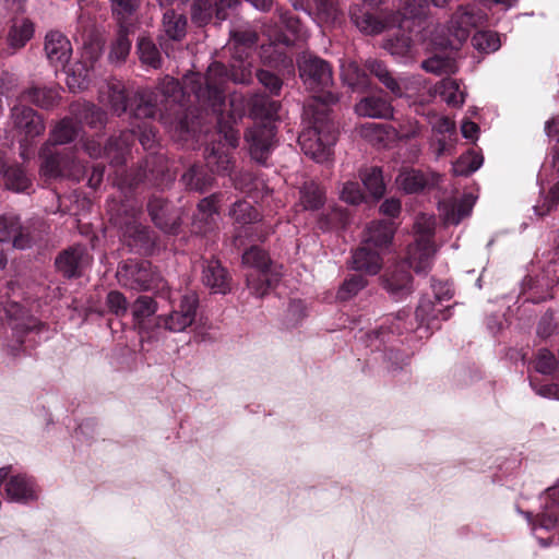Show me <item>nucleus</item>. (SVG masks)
<instances>
[{"instance_id": "39", "label": "nucleus", "mask_w": 559, "mask_h": 559, "mask_svg": "<svg viewBox=\"0 0 559 559\" xmlns=\"http://www.w3.org/2000/svg\"><path fill=\"white\" fill-rule=\"evenodd\" d=\"M324 202V192L313 181L306 182L300 189V203L305 210H318Z\"/></svg>"}, {"instance_id": "2", "label": "nucleus", "mask_w": 559, "mask_h": 559, "mask_svg": "<svg viewBox=\"0 0 559 559\" xmlns=\"http://www.w3.org/2000/svg\"><path fill=\"white\" fill-rule=\"evenodd\" d=\"M227 70L213 62L203 76L198 73L183 78V87L174 78L165 76L155 92H143L134 110L135 118H153L157 112L165 124H175L181 132H189L187 119L181 117V100L186 93H192L201 106H209L215 115L222 114L224 105V84Z\"/></svg>"}, {"instance_id": "43", "label": "nucleus", "mask_w": 559, "mask_h": 559, "mask_svg": "<svg viewBox=\"0 0 559 559\" xmlns=\"http://www.w3.org/2000/svg\"><path fill=\"white\" fill-rule=\"evenodd\" d=\"M229 215L235 223L241 225L251 224L259 219V213L251 203L246 200L235 202L229 211Z\"/></svg>"}, {"instance_id": "48", "label": "nucleus", "mask_w": 559, "mask_h": 559, "mask_svg": "<svg viewBox=\"0 0 559 559\" xmlns=\"http://www.w3.org/2000/svg\"><path fill=\"white\" fill-rule=\"evenodd\" d=\"M441 312V309H436L435 304L430 298H421L415 312L416 320L418 321V328L424 324L429 328L433 321L439 318Z\"/></svg>"}, {"instance_id": "37", "label": "nucleus", "mask_w": 559, "mask_h": 559, "mask_svg": "<svg viewBox=\"0 0 559 559\" xmlns=\"http://www.w3.org/2000/svg\"><path fill=\"white\" fill-rule=\"evenodd\" d=\"M421 67L427 72L437 75L453 74L457 71V66L454 58L448 55H435L423 61Z\"/></svg>"}, {"instance_id": "8", "label": "nucleus", "mask_w": 559, "mask_h": 559, "mask_svg": "<svg viewBox=\"0 0 559 559\" xmlns=\"http://www.w3.org/2000/svg\"><path fill=\"white\" fill-rule=\"evenodd\" d=\"M43 163L40 173L47 178H57L60 176L71 177L80 180L85 173V166L73 156H63L53 151V146L45 144L40 150Z\"/></svg>"}, {"instance_id": "36", "label": "nucleus", "mask_w": 559, "mask_h": 559, "mask_svg": "<svg viewBox=\"0 0 559 559\" xmlns=\"http://www.w3.org/2000/svg\"><path fill=\"white\" fill-rule=\"evenodd\" d=\"M341 78L345 84L352 88H362L367 86V75L353 60H343L341 62Z\"/></svg>"}, {"instance_id": "62", "label": "nucleus", "mask_w": 559, "mask_h": 559, "mask_svg": "<svg viewBox=\"0 0 559 559\" xmlns=\"http://www.w3.org/2000/svg\"><path fill=\"white\" fill-rule=\"evenodd\" d=\"M259 82L272 94L278 95L282 88V81L270 71L261 70L257 74Z\"/></svg>"}, {"instance_id": "26", "label": "nucleus", "mask_w": 559, "mask_h": 559, "mask_svg": "<svg viewBox=\"0 0 559 559\" xmlns=\"http://www.w3.org/2000/svg\"><path fill=\"white\" fill-rule=\"evenodd\" d=\"M202 281L213 293L226 294L229 290L227 272L217 260L206 262L203 267Z\"/></svg>"}, {"instance_id": "19", "label": "nucleus", "mask_w": 559, "mask_h": 559, "mask_svg": "<svg viewBox=\"0 0 559 559\" xmlns=\"http://www.w3.org/2000/svg\"><path fill=\"white\" fill-rule=\"evenodd\" d=\"M147 210L154 224L165 233H177L180 222L177 213L173 212L168 202L158 197H153L147 204Z\"/></svg>"}, {"instance_id": "28", "label": "nucleus", "mask_w": 559, "mask_h": 559, "mask_svg": "<svg viewBox=\"0 0 559 559\" xmlns=\"http://www.w3.org/2000/svg\"><path fill=\"white\" fill-rule=\"evenodd\" d=\"M394 227L390 222H377L368 226L364 241L374 249L380 250L390 243L393 238Z\"/></svg>"}, {"instance_id": "44", "label": "nucleus", "mask_w": 559, "mask_h": 559, "mask_svg": "<svg viewBox=\"0 0 559 559\" xmlns=\"http://www.w3.org/2000/svg\"><path fill=\"white\" fill-rule=\"evenodd\" d=\"M366 285L367 281L361 275H350L338 287L336 299L340 301L349 300L355 297L361 289H364Z\"/></svg>"}, {"instance_id": "64", "label": "nucleus", "mask_w": 559, "mask_h": 559, "mask_svg": "<svg viewBox=\"0 0 559 559\" xmlns=\"http://www.w3.org/2000/svg\"><path fill=\"white\" fill-rule=\"evenodd\" d=\"M216 8V17L224 21L229 17V12H236L240 2L238 0H218L214 2Z\"/></svg>"}, {"instance_id": "23", "label": "nucleus", "mask_w": 559, "mask_h": 559, "mask_svg": "<svg viewBox=\"0 0 559 559\" xmlns=\"http://www.w3.org/2000/svg\"><path fill=\"white\" fill-rule=\"evenodd\" d=\"M383 287L394 299H402L412 293V277L403 265H397L383 278Z\"/></svg>"}, {"instance_id": "3", "label": "nucleus", "mask_w": 559, "mask_h": 559, "mask_svg": "<svg viewBox=\"0 0 559 559\" xmlns=\"http://www.w3.org/2000/svg\"><path fill=\"white\" fill-rule=\"evenodd\" d=\"M487 14L476 5H460L451 16L448 35L439 34L438 28H425L420 35L427 48L457 49L477 27L484 25Z\"/></svg>"}, {"instance_id": "45", "label": "nucleus", "mask_w": 559, "mask_h": 559, "mask_svg": "<svg viewBox=\"0 0 559 559\" xmlns=\"http://www.w3.org/2000/svg\"><path fill=\"white\" fill-rule=\"evenodd\" d=\"M483 165V156L475 152L463 154L454 164L453 173L456 176H468Z\"/></svg>"}, {"instance_id": "47", "label": "nucleus", "mask_w": 559, "mask_h": 559, "mask_svg": "<svg viewBox=\"0 0 559 559\" xmlns=\"http://www.w3.org/2000/svg\"><path fill=\"white\" fill-rule=\"evenodd\" d=\"M130 48L131 41L128 38L127 27L124 25H121V29L119 31L117 38L111 45L109 60L111 62L124 61L130 52Z\"/></svg>"}, {"instance_id": "38", "label": "nucleus", "mask_w": 559, "mask_h": 559, "mask_svg": "<svg viewBox=\"0 0 559 559\" xmlns=\"http://www.w3.org/2000/svg\"><path fill=\"white\" fill-rule=\"evenodd\" d=\"M361 180L369 193L376 198H381L385 192V185L383 181L382 171L378 167L365 169L361 175Z\"/></svg>"}, {"instance_id": "53", "label": "nucleus", "mask_w": 559, "mask_h": 559, "mask_svg": "<svg viewBox=\"0 0 559 559\" xmlns=\"http://www.w3.org/2000/svg\"><path fill=\"white\" fill-rule=\"evenodd\" d=\"M361 135L374 145H381L389 138V127L368 122L360 128Z\"/></svg>"}, {"instance_id": "56", "label": "nucleus", "mask_w": 559, "mask_h": 559, "mask_svg": "<svg viewBox=\"0 0 559 559\" xmlns=\"http://www.w3.org/2000/svg\"><path fill=\"white\" fill-rule=\"evenodd\" d=\"M80 120L92 128H98L105 124L106 114L95 105L86 104L80 111Z\"/></svg>"}, {"instance_id": "61", "label": "nucleus", "mask_w": 559, "mask_h": 559, "mask_svg": "<svg viewBox=\"0 0 559 559\" xmlns=\"http://www.w3.org/2000/svg\"><path fill=\"white\" fill-rule=\"evenodd\" d=\"M107 306L116 316H122L127 312L128 301L126 297L119 292H110L106 299Z\"/></svg>"}, {"instance_id": "10", "label": "nucleus", "mask_w": 559, "mask_h": 559, "mask_svg": "<svg viewBox=\"0 0 559 559\" xmlns=\"http://www.w3.org/2000/svg\"><path fill=\"white\" fill-rule=\"evenodd\" d=\"M300 78L312 91H324L333 83L330 64L314 56H302L298 62Z\"/></svg>"}, {"instance_id": "34", "label": "nucleus", "mask_w": 559, "mask_h": 559, "mask_svg": "<svg viewBox=\"0 0 559 559\" xmlns=\"http://www.w3.org/2000/svg\"><path fill=\"white\" fill-rule=\"evenodd\" d=\"M181 181L189 190L203 192L213 185V177L203 167L192 166L182 175Z\"/></svg>"}, {"instance_id": "16", "label": "nucleus", "mask_w": 559, "mask_h": 559, "mask_svg": "<svg viewBox=\"0 0 559 559\" xmlns=\"http://www.w3.org/2000/svg\"><path fill=\"white\" fill-rule=\"evenodd\" d=\"M440 176L435 173L425 174L413 168H404L396 177L397 187L406 193H417L439 183Z\"/></svg>"}, {"instance_id": "42", "label": "nucleus", "mask_w": 559, "mask_h": 559, "mask_svg": "<svg viewBox=\"0 0 559 559\" xmlns=\"http://www.w3.org/2000/svg\"><path fill=\"white\" fill-rule=\"evenodd\" d=\"M438 91L448 105L460 106L464 103V92L461 91L459 83L452 79L442 80Z\"/></svg>"}, {"instance_id": "20", "label": "nucleus", "mask_w": 559, "mask_h": 559, "mask_svg": "<svg viewBox=\"0 0 559 559\" xmlns=\"http://www.w3.org/2000/svg\"><path fill=\"white\" fill-rule=\"evenodd\" d=\"M99 102L120 116L127 110L126 88L121 81L112 78L99 88Z\"/></svg>"}, {"instance_id": "63", "label": "nucleus", "mask_w": 559, "mask_h": 559, "mask_svg": "<svg viewBox=\"0 0 559 559\" xmlns=\"http://www.w3.org/2000/svg\"><path fill=\"white\" fill-rule=\"evenodd\" d=\"M432 130L440 134L452 133L455 131L454 123L443 116L432 115L429 118Z\"/></svg>"}, {"instance_id": "4", "label": "nucleus", "mask_w": 559, "mask_h": 559, "mask_svg": "<svg viewBox=\"0 0 559 559\" xmlns=\"http://www.w3.org/2000/svg\"><path fill=\"white\" fill-rule=\"evenodd\" d=\"M298 142L301 151L313 160L324 163L330 159L336 142V128L325 107L314 109L310 124L301 131Z\"/></svg>"}, {"instance_id": "29", "label": "nucleus", "mask_w": 559, "mask_h": 559, "mask_svg": "<svg viewBox=\"0 0 559 559\" xmlns=\"http://www.w3.org/2000/svg\"><path fill=\"white\" fill-rule=\"evenodd\" d=\"M366 67L395 96L402 97L404 95L403 90L406 87V84H407L405 79H403L401 81H397L396 79H394L391 75V73L386 70V68L382 64V62H380L378 60H368L366 63Z\"/></svg>"}, {"instance_id": "6", "label": "nucleus", "mask_w": 559, "mask_h": 559, "mask_svg": "<svg viewBox=\"0 0 559 559\" xmlns=\"http://www.w3.org/2000/svg\"><path fill=\"white\" fill-rule=\"evenodd\" d=\"M117 280L123 287L135 290H153L163 294L167 283L148 261H127L119 265Z\"/></svg>"}, {"instance_id": "15", "label": "nucleus", "mask_w": 559, "mask_h": 559, "mask_svg": "<svg viewBox=\"0 0 559 559\" xmlns=\"http://www.w3.org/2000/svg\"><path fill=\"white\" fill-rule=\"evenodd\" d=\"M546 500L544 511L538 516V524L533 522L532 513L521 512L534 532L538 527L550 531L559 525V485L547 490Z\"/></svg>"}, {"instance_id": "51", "label": "nucleus", "mask_w": 559, "mask_h": 559, "mask_svg": "<svg viewBox=\"0 0 559 559\" xmlns=\"http://www.w3.org/2000/svg\"><path fill=\"white\" fill-rule=\"evenodd\" d=\"M246 276L248 288L257 297H263L272 285L269 272H265V276L262 275L261 271L250 272Z\"/></svg>"}, {"instance_id": "46", "label": "nucleus", "mask_w": 559, "mask_h": 559, "mask_svg": "<svg viewBox=\"0 0 559 559\" xmlns=\"http://www.w3.org/2000/svg\"><path fill=\"white\" fill-rule=\"evenodd\" d=\"M472 44L475 49L485 53L495 52L501 46L498 34L490 31L477 32L472 38Z\"/></svg>"}, {"instance_id": "21", "label": "nucleus", "mask_w": 559, "mask_h": 559, "mask_svg": "<svg viewBox=\"0 0 559 559\" xmlns=\"http://www.w3.org/2000/svg\"><path fill=\"white\" fill-rule=\"evenodd\" d=\"M381 265L380 251L362 240L361 247L353 253V269L374 275L380 271Z\"/></svg>"}, {"instance_id": "9", "label": "nucleus", "mask_w": 559, "mask_h": 559, "mask_svg": "<svg viewBox=\"0 0 559 559\" xmlns=\"http://www.w3.org/2000/svg\"><path fill=\"white\" fill-rule=\"evenodd\" d=\"M109 212L114 224L122 230L124 238H129V246L143 247L148 243V233L138 221L135 210L132 209L129 213L126 205L116 209V204H109Z\"/></svg>"}, {"instance_id": "24", "label": "nucleus", "mask_w": 559, "mask_h": 559, "mask_svg": "<svg viewBox=\"0 0 559 559\" xmlns=\"http://www.w3.org/2000/svg\"><path fill=\"white\" fill-rule=\"evenodd\" d=\"M216 200L217 197L213 194L199 202L193 217V227L197 233L205 234L213 228L218 215Z\"/></svg>"}, {"instance_id": "58", "label": "nucleus", "mask_w": 559, "mask_h": 559, "mask_svg": "<svg viewBox=\"0 0 559 559\" xmlns=\"http://www.w3.org/2000/svg\"><path fill=\"white\" fill-rule=\"evenodd\" d=\"M557 366L555 356L548 349H539L535 362V368L538 372L550 374L557 369Z\"/></svg>"}, {"instance_id": "18", "label": "nucleus", "mask_w": 559, "mask_h": 559, "mask_svg": "<svg viewBox=\"0 0 559 559\" xmlns=\"http://www.w3.org/2000/svg\"><path fill=\"white\" fill-rule=\"evenodd\" d=\"M45 52L55 68L64 69L71 58L72 46L63 34L52 31L46 35Z\"/></svg>"}, {"instance_id": "57", "label": "nucleus", "mask_w": 559, "mask_h": 559, "mask_svg": "<svg viewBox=\"0 0 559 559\" xmlns=\"http://www.w3.org/2000/svg\"><path fill=\"white\" fill-rule=\"evenodd\" d=\"M559 204V182L552 186L548 195L534 206V211L538 216L550 213Z\"/></svg>"}, {"instance_id": "30", "label": "nucleus", "mask_w": 559, "mask_h": 559, "mask_svg": "<svg viewBox=\"0 0 559 559\" xmlns=\"http://www.w3.org/2000/svg\"><path fill=\"white\" fill-rule=\"evenodd\" d=\"M21 99L28 100L41 108H50L57 104L59 92L53 87L33 86L22 94Z\"/></svg>"}, {"instance_id": "33", "label": "nucleus", "mask_w": 559, "mask_h": 559, "mask_svg": "<svg viewBox=\"0 0 559 559\" xmlns=\"http://www.w3.org/2000/svg\"><path fill=\"white\" fill-rule=\"evenodd\" d=\"M79 134L78 124L69 118L62 119L50 131L49 140L46 144L50 146L61 145L73 141Z\"/></svg>"}, {"instance_id": "13", "label": "nucleus", "mask_w": 559, "mask_h": 559, "mask_svg": "<svg viewBox=\"0 0 559 559\" xmlns=\"http://www.w3.org/2000/svg\"><path fill=\"white\" fill-rule=\"evenodd\" d=\"M349 16L356 27L366 35H377L386 29L388 27L394 26L397 23L399 27L403 26V21H396V19H382L373 15L364 9L359 4H354L349 9Z\"/></svg>"}, {"instance_id": "54", "label": "nucleus", "mask_w": 559, "mask_h": 559, "mask_svg": "<svg viewBox=\"0 0 559 559\" xmlns=\"http://www.w3.org/2000/svg\"><path fill=\"white\" fill-rule=\"evenodd\" d=\"M412 40L408 36L401 35L385 40L384 48L396 58H404L412 53Z\"/></svg>"}, {"instance_id": "60", "label": "nucleus", "mask_w": 559, "mask_h": 559, "mask_svg": "<svg viewBox=\"0 0 559 559\" xmlns=\"http://www.w3.org/2000/svg\"><path fill=\"white\" fill-rule=\"evenodd\" d=\"M341 199L348 204H359L364 200V194L359 188L358 182L347 181L343 185L341 192Z\"/></svg>"}, {"instance_id": "35", "label": "nucleus", "mask_w": 559, "mask_h": 559, "mask_svg": "<svg viewBox=\"0 0 559 559\" xmlns=\"http://www.w3.org/2000/svg\"><path fill=\"white\" fill-rule=\"evenodd\" d=\"M316 10L317 20L320 24H335L341 16L338 0H309Z\"/></svg>"}, {"instance_id": "17", "label": "nucleus", "mask_w": 559, "mask_h": 559, "mask_svg": "<svg viewBox=\"0 0 559 559\" xmlns=\"http://www.w3.org/2000/svg\"><path fill=\"white\" fill-rule=\"evenodd\" d=\"M90 262L86 249L82 246L70 247L56 259L57 270L66 277H76Z\"/></svg>"}, {"instance_id": "40", "label": "nucleus", "mask_w": 559, "mask_h": 559, "mask_svg": "<svg viewBox=\"0 0 559 559\" xmlns=\"http://www.w3.org/2000/svg\"><path fill=\"white\" fill-rule=\"evenodd\" d=\"M93 75V68L87 69L83 63H78L71 72H68L67 85L73 92L87 88Z\"/></svg>"}, {"instance_id": "5", "label": "nucleus", "mask_w": 559, "mask_h": 559, "mask_svg": "<svg viewBox=\"0 0 559 559\" xmlns=\"http://www.w3.org/2000/svg\"><path fill=\"white\" fill-rule=\"evenodd\" d=\"M436 227L433 215L419 214L414 223L415 242L408 247L407 263L416 273L430 269L437 251L432 241Z\"/></svg>"}, {"instance_id": "49", "label": "nucleus", "mask_w": 559, "mask_h": 559, "mask_svg": "<svg viewBox=\"0 0 559 559\" xmlns=\"http://www.w3.org/2000/svg\"><path fill=\"white\" fill-rule=\"evenodd\" d=\"M428 10L427 0H401L399 14L403 20H419Z\"/></svg>"}, {"instance_id": "32", "label": "nucleus", "mask_w": 559, "mask_h": 559, "mask_svg": "<svg viewBox=\"0 0 559 559\" xmlns=\"http://www.w3.org/2000/svg\"><path fill=\"white\" fill-rule=\"evenodd\" d=\"M0 173L3 174L4 185L9 190L25 192L31 186L29 178L21 167L11 166L5 168L0 162Z\"/></svg>"}, {"instance_id": "11", "label": "nucleus", "mask_w": 559, "mask_h": 559, "mask_svg": "<svg viewBox=\"0 0 559 559\" xmlns=\"http://www.w3.org/2000/svg\"><path fill=\"white\" fill-rule=\"evenodd\" d=\"M134 131H126L121 133L119 139L110 140L104 148L99 142L92 140L84 144V148L93 158L100 157L104 154L110 159L111 164L120 165L126 160V155L129 152L131 142L134 140Z\"/></svg>"}, {"instance_id": "52", "label": "nucleus", "mask_w": 559, "mask_h": 559, "mask_svg": "<svg viewBox=\"0 0 559 559\" xmlns=\"http://www.w3.org/2000/svg\"><path fill=\"white\" fill-rule=\"evenodd\" d=\"M141 0H111L112 14L123 25L138 10Z\"/></svg>"}, {"instance_id": "31", "label": "nucleus", "mask_w": 559, "mask_h": 559, "mask_svg": "<svg viewBox=\"0 0 559 559\" xmlns=\"http://www.w3.org/2000/svg\"><path fill=\"white\" fill-rule=\"evenodd\" d=\"M33 24L25 19H15L8 33V44L12 49L22 48L33 36Z\"/></svg>"}, {"instance_id": "12", "label": "nucleus", "mask_w": 559, "mask_h": 559, "mask_svg": "<svg viewBox=\"0 0 559 559\" xmlns=\"http://www.w3.org/2000/svg\"><path fill=\"white\" fill-rule=\"evenodd\" d=\"M11 119L21 136V142L34 139L45 131L43 118L34 109L24 105H15L12 108Z\"/></svg>"}, {"instance_id": "27", "label": "nucleus", "mask_w": 559, "mask_h": 559, "mask_svg": "<svg viewBox=\"0 0 559 559\" xmlns=\"http://www.w3.org/2000/svg\"><path fill=\"white\" fill-rule=\"evenodd\" d=\"M162 27L165 37L180 41L187 34V17L173 9L166 10L163 14Z\"/></svg>"}, {"instance_id": "59", "label": "nucleus", "mask_w": 559, "mask_h": 559, "mask_svg": "<svg viewBox=\"0 0 559 559\" xmlns=\"http://www.w3.org/2000/svg\"><path fill=\"white\" fill-rule=\"evenodd\" d=\"M212 2L210 0H199L192 8V21L198 25L206 24L212 17Z\"/></svg>"}, {"instance_id": "50", "label": "nucleus", "mask_w": 559, "mask_h": 559, "mask_svg": "<svg viewBox=\"0 0 559 559\" xmlns=\"http://www.w3.org/2000/svg\"><path fill=\"white\" fill-rule=\"evenodd\" d=\"M138 51L142 63L154 69L160 66V53L152 40L146 38L140 39L138 44Z\"/></svg>"}, {"instance_id": "41", "label": "nucleus", "mask_w": 559, "mask_h": 559, "mask_svg": "<svg viewBox=\"0 0 559 559\" xmlns=\"http://www.w3.org/2000/svg\"><path fill=\"white\" fill-rule=\"evenodd\" d=\"M242 263L253 269L252 272L261 271L262 275L265 276V272H269L271 261L265 251L253 246L242 254Z\"/></svg>"}, {"instance_id": "25", "label": "nucleus", "mask_w": 559, "mask_h": 559, "mask_svg": "<svg viewBox=\"0 0 559 559\" xmlns=\"http://www.w3.org/2000/svg\"><path fill=\"white\" fill-rule=\"evenodd\" d=\"M9 242L17 249H24L29 245V239L21 234L17 216L12 214L0 217V243Z\"/></svg>"}, {"instance_id": "55", "label": "nucleus", "mask_w": 559, "mask_h": 559, "mask_svg": "<svg viewBox=\"0 0 559 559\" xmlns=\"http://www.w3.org/2000/svg\"><path fill=\"white\" fill-rule=\"evenodd\" d=\"M157 310V305L152 297L141 296L132 305V314L138 322L153 316Z\"/></svg>"}, {"instance_id": "7", "label": "nucleus", "mask_w": 559, "mask_h": 559, "mask_svg": "<svg viewBox=\"0 0 559 559\" xmlns=\"http://www.w3.org/2000/svg\"><path fill=\"white\" fill-rule=\"evenodd\" d=\"M198 306V296L194 293H187L178 302H173L169 313L157 317V324L169 332H183L194 322Z\"/></svg>"}, {"instance_id": "14", "label": "nucleus", "mask_w": 559, "mask_h": 559, "mask_svg": "<svg viewBox=\"0 0 559 559\" xmlns=\"http://www.w3.org/2000/svg\"><path fill=\"white\" fill-rule=\"evenodd\" d=\"M476 197L468 192L461 198L443 200L439 203V212L448 225H459L462 219L469 216L475 205Z\"/></svg>"}, {"instance_id": "22", "label": "nucleus", "mask_w": 559, "mask_h": 559, "mask_svg": "<svg viewBox=\"0 0 559 559\" xmlns=\"http://www.w3.org/2000/svg\"><path fill=\"white\" fill-rule=\"evenodd\" d=\"M355 111L360 117L389 119L393 116V107L381 96L372 95L360 99L355 105Z\"/></svg>"}, {"instance_id": "1", "label": "nucleus", "mask_w": 559, "mask_h": 559, "mask_svg": "<svg viewBox=\"0 0 559 559\" xmlns=\"http://www.w3.org/2000/svg\"><path fill=\"white\" fill-rule=\"evenodd\" d=\"M225 104L222 106V108ZM229 121H223V112L217 116L218 122V143L206 147V166L212 173L227 174L231 167V160L228 153L229 148L238 145L239 132L235 130L230 122L240 119L249 107L251 116L254 119L265 120L266 123L251 128L246 134L249 144L251 157L264 164L275 144V126L272 123L277 117L280 105L265 95H253L246 100L241 94L234 93L229 97Z\"/></svg>"}]
</instances>
